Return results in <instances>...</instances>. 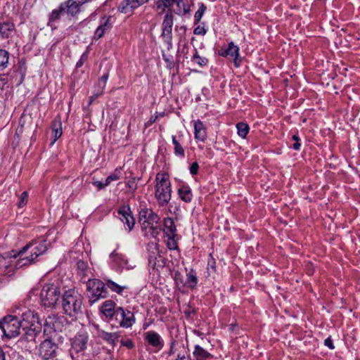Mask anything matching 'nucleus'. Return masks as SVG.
Returning a JSON list of instances; mask_svg holds the SVG:
<instances>
[{
    "instance_id": "a878e982",
    "label": "nucleus",
    "mask_w": 360,
    "mask_h": 360,
    "mask_svg": "<svg viewBox=\"0 0 360 360\" xmlns=\"http://www.w3.org/2000/svg\"><path fill=\"white\" fill-rule=\"evenodd\" d=\"M44 325L54 331L62 330L63 326L60 318L56 315L49 316L45 320Z\"/></svg>"
},
{
    "instance_id": "f257e3e1",
    "label": "nucleus",
    "mask_w": 360,
    "mask_h": 360,
    "mask_svg": "<svg viewBox=\"0 0 360 360\" xmlns=\"http://www.w3.org/2000/svg\"><path fill=\"white\" fill-rule=\"evenodd\" d=\"M46 250V241L42 240L39 242L30 243L18 252L13 250L14 252L13 254H16V257H20V259L15 264V267L18 269L32 264L39 255L44 254Z\"/></svg>"
},
{
    "instance_id": "3c124183",
    "label": "nucleus",
    "mask_w": 360,
    "mask_h": 360,
    "mask_svg": "<svg viewBox=\"0 0 360 360\" xmlns=\"http://www.w3.org/2000/svg\"><path fill=\"white\" fill-rule=\"evenodd\" d=\"M171 241L167 243V247L170 250H175L177 248V244L175 242L174 239H170Z\"/></svg>"
},
{
    "instance_id": "dca6fc26",
    "label": "nucleus",
    "mask_w": 360,
    "mask_h": 360,
    "mask_svg": "<svg viewBox=\"0 0 360 360\" xmlns=\"http://www.w3.org/2000/svg\"><path fill=\"white\" fill-rule=\"evenodd\" d=\"M21 322L22 328H26V327L32 326L34 323H41L39 321V316L37 314L30 309L26 310L19 318Z\"/></svg>"
},
{
    "instance_id": "13d9d810",
    "label": "nucleus",
    "mask_w": 360,
    "mask_h": 360,
    "mask_svg": "<svg viewBox=\"0 0 360 360\" xmlns=\"http://www.w3.org/2000/svg\"><path fill=\"white\" fill-rule=\"evenodd\" d=\"M179 30H180L181 31H183V32H184V33H185V32H186V27H185V26H181V27H179Z\"/></svg>"
},
{
    "instance_id": "a211bd4d",
    "label": "nucleus",
    "mask_w": 360,
    "mask_h": 360,
    "mask_svg": "<svg viewBox=\"0 0 360 360\" xmlns=\"http://www.w3.org/2000/svg\"><path fill=\"white\" fill-rule=\"evenodd\" d=\"M145 340L150 345L158 350L161 349L164 346V342L160 335L153 330H150L145 333Z\"/></svg>"
},
{
    "instance_id": "f3484780",
    "label": "nucleus",
    "mask_w": 360,
    "mask_h": 360,
    "mask_svg": "<svg viewBox=\"0 0 360 360\" xmlns=\"http://www.w3.org/2000/svg\"><path fill=\"white\" fill-rule=\"evenodd\" d=\"M110 259L111 263L121 269H130L131 266L128 264V259L126 258L125 255L123 254L118 252L117 250H114L110 255Z\"/></svg>"
},
{
    "instance_id": "c756f323",
    "label": "nucleus",
    "mask_w": 360,
    "mask_h": 360,
    "mask_svg": "<svg viewBox=\"0 0 360 360\" xmlns=\"http://www.w3.org/2000/svg\"><path fill=\"white\" fill-rule=\"evenodd\" d=\"M172 143L174 144V153L176 156L179 158H184L185 157V151L181 144V136L177 139L176 136H172Z\"/></svg>"
},
{
    "instance_id": "cd10ccee",
    "label": "nucleus",
    "mask_w": 360,
    "mask_h": 360,
    "mask_svg": "<svg viewBox=\"0 0 360 360\" xmlns=\"http://www.w3.org/2000/svg\"><path fill=\"white\" fill-rule=\"evenodd\" d=\"M116 308L115 302L108 300L103 302L101 311L106 317L112 318L115 315Z\"/></svg>"
},
{
    "instance_id": "6e6552de",
    "label": "nucleus",
    "mask_w": 360,
    "mask_h": 360,
    "mask_svg": "<svg viewBox=\"0 0 360 360\" xmlns=\"http://www.w3.org/2000/svg\"><path fill=\"white\" fill-rule=\"evenodd\" d=\"M60 297L58 288L54 284L45 285L41 291L42 304L46 307H54Z\"/></svg>"
},
{
    "instance_id": "052dcab7",
    "label": "nucleus",
    "mask_w": 360,
    "mask_h": 360,
    "mask_svg": "<svg viewBox=\"0 0 360 360\" xmlns=\"http://www.w3.org/2000/svg\"><path fill=\"white\" fill-rule=\"evenodd\" d=\"M174 354L172 346L171 347L169 354Z\"/></svg>"
},
{
    "instance_id": "7c9ffc66",
    "label": "nucleus",
    "mask_w": 360,
    "mask_h": 360,
    "mask_svg": "<svg viewBox=\"0 0 360 360\" xmlns=\"http://www.w3.org/2000/svg\"><path fill=\"white\" fill-rule=\"evenodd\" d=\"M178 193L180 197V198L186 202H190L193 198V194L191 192V189L190 187L187 185H183L181 187H180L178 190Z\"/></svg>"
},
{
    "instance_id": "c85d7f7f",
    "label": "nucleus",
    "mask_w": 360,
    "mask_h": 360,
    "mask_svg": "<svg viewBox=\"0 0 360 360\" xmlns=\"http://www.w3.org/2000/svg\"><path fill=\"white\" fill-rule=\"evenodd\" d=\"M62 122L60 118H55L52 122V138L53 144L62 135Z\"/></svg>"
},
{
    "instance_id": "6e6d98bb",
    "label": "nucleus",
    "mask_w": 360,
    "mask_h": 360,
    "mask_svg": "<svg viewBox=\"0 0 360 360\" xmlns=\"http://www.w3.org/2000/svg\"><path fill=\"white\" fill-rule=\"evenodd\" d=\"M293 149L296 150H299L300 149V143L299 142H296L292 146Z\"/></svg>"
},
{
    "instance_id": "a19ab883",
    "label": "nucleus",
    "mask_w": 360,
    "mask_h": 360,
    "mask_svg": "<svg viewBox=\"0 0 360 360\" xmlns=\"http://www.w3.org/2000/svg\"><path fill=\"white\" fill-rule=\"evenodd\" d=\"M161 259V256L160 255H150L148 256V262H149V264L153 266V268L155 267V266L158 264V262H160V259Z\"/></svg>"
},
{
    "instance_id": "09e8293b",
    "label": "nucleus",
    "mask_w": 360,
    "mask_h": 360,
    "mask_svg": "<svg viewBox=\"0 0 360 360\" xmlns=\"http://www.w3.org/2000/svg\"><path fill=\"white\" fill-rule=\"evenodd\" d=\"M190 172L192 175H195L198 173V169H199V165L198 164L195 162H193L191 166H190Z\"/></svg>"
},
{
    "instance_id": "79ce46f5",
    "label": "nucleus",
    "mask_w": 360,
    "mask_h": 360,
    "mask_svg": "<svg viewBox=\"0 0 360 360\" xmlns=\"http://www.w3.org/2000/svg\"><path fill=\"white\" fill-rule=\"evenodd\" d=\"M88 56H89V51H86L84 53H82L79 60L77 61V63L76 64V67L77 68H81L83 65L84 63L87 60Z\"/></svg>"
},
{
    "instance_id": "393cba45",
    "label": "nucleus",
    "mask_w": 360,
    "mask_h": 360,
    "mask_svg": "<svg viewBox=\"0 0 360 360\" xmlns=\"http://www.w3.org/2000/svg\"><path fill=\"white\" fill-rule=\"evenodd\" d=\"M13 250L0 255V269H7L13 265V259L16 258V254H13Z\"/></svg>"
},
{
    "instance_id": "20e7f679",
    "label": "nucleus",
    "mask_w": 360,
    "mask_h": 360,
    "mask_svg": "<svg viewBox=\"0 0 360 360\" xmlns=\"http://www.w3.org/2000/svg\"><path fill=\"white\" fill-rule=\"evenodd\" d=\"M155 197L160 206L167 205L172 197L171 183L166 173H158L155 176Z\"/></svg>"
},
{
    "instance_id": "603ef678",
    "label": "nucleus",
    "mask_w": 360,
    "mask_h": 360,
    "mask_svg": "<svg viewBox=\"0 0 360 360\" xmlns=\"http://www.w3.org/2000/svg\"><path fill=\"white\" fill-rule=\"evenodd\" d=\"M94 185L95 186H96L99 190H101V189L105 188V186H107V185H104V182L100 181H94Z\"/></svg>"
},
{
    "instance_id": "49530a36",
    "label": "nucleus",
    "mask_w": 360,
    "mask_h": 360,
    "mask_svg": "<svg viewBox=\"0 0 360 360\" xmlns=\"http://www.w3.org/2000/svg\"><path fill=\"white\" fill-rule=\"evenodd\" d=\"M121 345L124 347H126L128 349H132L134 347V342L129 339L125 340H122Z\"/></svg>"
},
{
    "instance_id": "ea45409f",
    "label": "nucleus",
    "mask_w": 360,
    "mask_h": 360,
    "mask_svg": "<svg viewBox=\"0 0 360 360\" xmlns=\"http://www.w3.org/2000/svg\"><path fill=\"white\" fill-rule=\"evenodd\" d=\"M28 200V193L26 191H24L21 193L20 196L19 197V201H18V207H22L24 205H25Z\"/></svg>"
},
{
    "instance_id": "f8f14e48",
    "label": "nucleus",
    "mask_w": 360,
    "mask_h": 360,
    "mask_svg": "<svg viewBox=\"0 0 360 360\" xmlns=\"http://www.w3.org/2000/svg\"><path fill=\"white\" fill-rule=\"evenodd\" d=\"M57 349L58 346L51 340L46 339L40 344L38 354L43 359L49 360L56 356Z\"/></svg>"
},
{
    "instance_id": "37998d69",
    "label": "nucleus",
    "mask_w": 360,
    "mask_h": 360,
    "mask_svg": "<svg viewBox=\"0 0 360 360\" xmlns=\"http://www.w3.org/2000/svg\"><path fill=\"white\" fill-rule=\"evenodd\" d=\"M119 178L120 177L117 174H112L105 179L104 185L108 186L112 181H117V179H119Z\"/></svg>"
},
{
    "instance_id": "4468645a",
    "label": "nucleus",
    "mask_w": 360,
    "mask_h": 360,
    "mask_svg": "<svg viewBox=\"0 0 360 360\" xmlns=\"http://www.w3.org/2000/svg\"><path fill=\"white\" fill-rule=\"evenodd\" d=\"M219 55L222 57H229L231 58L236 67H239L240 62L238 58L239 57V47L234 44L233 41L229 43L227 48H221L219 51Z\"/></svg>"
},
{
    "instance_id": "423d86ee",
    "label": "nucleus",
    "mask_w": 360,
    "mask_h": 360,
    "mask_svg": "<svg viewBox=\"0 0 360 360\" xmlns=\"http://www.w3.org/2000/svg\"><path fill=\"white\" fill-rule=\"evenodd\" d=\"M0 329L8 338H15L22 329L20 319L16 316H6L0 321Z\"/></svg>"
},
{
    "instance_id": "bb28decb",
    "label": "nucleus",
    "mask_w": 360,
    "mask_h": 360,
    "mask_svg": "<svg viewBox=\"0 0 360 360\" xmlns=\"http://www.w3.org/2000/svg\"><path fill=\"white\" fill-rule=\"evenodd\" d=\"M97 336L112 346L116 345L120 337L117 333H108L103 330H98Z\"/></svg>"
},
{
    "instance_id": "473e14b6",
    "label": "nucleus",
    "mask_w": 360,
    "mask_h": 360,
    "mask_svg": "<svg viewBox=\"0 0 360 360\" xmlns=\"http://www.w3.org/2000/svg\"><path fill=\"white\" fill-rule=\"evenodd\" d=\"M104 280L105 282L104 283L105 284L107 288L110 289L112 292H115L119 295H122L124 290L128 289L127 285H119L110 279L105 278Z\"/></svg>"
},
{
    "instance_id": "4c0bfd02",
    "label": "nucleus",
    "mask_w": 360,
    "mask_h": 360,
    "mask_svg": "<svg viewBox=\"0 0 360 360\" xmlns=\"http://www.w3.org/2000/svg\"><path fill=\"white\" fill-rule=\"evenodd\" d=\"M206 6L204 5V4L201 3L200 4L199 8L195 12L194 15V20L195 23H198L200 21L203 14L205 13L206 11Z\"/></svg>"
},
{
    "instance_id": "5fc2aeb1",
    "label": "nucleus",
    "mask_w": 360,
    "mask_h": 360,
    "mask_svg": "<svg viewBox=\"0 0 360 360\" xmlns=\"http://www.w3.org/2000/svg\"><path fill=\"white\" fill-rule=\"evenodd\" d=\"M0 360H6V354L1 348H0Z\"/></svg>"
},
{
    "instance_id": "c9c22d12",
    "label": "nucleus",
    "mask_w": 360,
    "mask_h": 360,
    "mask_svg": "<svg viewBox=\"0 0 360 360\" xmlns=\"http://www.w3.org/2000/svg\"><path fill=\"white\" fill-rule=\"evenodd\" d=\"M238 134L243 139H245L249 132V126L244 122H239L236 124Z\"/></svg>"
},
{
    "instance_id": "9d476101",
    "label": "nucleus",
    "mask_w": 360,
    "mask_h": 360,
    "mask_svg": "<svg viewBox=\"0 0 360 360\" xmlns=\"http://www.w3.org/2000/svg\"><path fill=\"white\" fill-rule=\"evenodd\" d=\"M114 316L119 326L124 328L131 327L136 321L134 314L131 311L122 307L116 308L115 315Z\"/></svg>"
},
{
    "instance_id": "f704fd0d",
    "label": "nucleus",
    "mask_w": 360,
    "mask_h": 360,
    "mask_svg": "<svg viewBox=\"0 0 360 360\" xmlns=\"http://www.w3.org/2000/svg\"><path fill=\"white\" fill-rule=\"evenodd\" d=\"M191 61L201 67L205 66L208 63V59L205 57L200 56L196 49H195V53L191 58Z\"/></svg>"
},
{
    "instance_id": "4d7b16f0",
    "label": "nucleus",
    "mask_w": 360,
    "mask_h": 360,
    "mask_svg": "<svg viewBox=\"0 0 360 360\" xmlns=\"http://www.w3.org/2000/svg\"><path fill=\"white\" fill-rule=\"evenodd\" d=\"M292 139L295 140L296 142H299V140H300L297 135H293Z\"/></svg>"
},
{
    "instance_id": "0eeeda50",
    "label": "nucleus",
    "mask_w": 360,
    "mask_h": 360,
    "mask_svg": "<svg viewBox=\"0 0 360 360\" xmlns=\"http://www.w3.org/2000/svg\"><path fill=\"white\" fill-rule=\"evenodd\" d=\"M71 347L70 349L72 358H78L83 355L87 348L89 335L86 331L79 330L70 340Z\"/></svg>"
},
{
    "instance_id": "aec40b11",
    "label": "nucleus",
    "mask_w": 360,
    "mask_h": 360,
    "mask_svg": "<svg viewBox=\"0 0 360 360\" xmlns=\"http://www.w3.org/2000/svg\"><path fill=\"white\" fill-rule=\"evenodd\" d=\"M25 332L24 337L27 341H32L35 340V338L41 331V324L34 323L32 326L26 327V328H22Z\"/></svg>"
},
{
    "instance_id": "39448f33",
    "label": "nucleus",
    "mask_w": 360,
    "mask_h": 360,
    "mask_svg": "<svg viewBox=\"0 0 360 360\" xmlns=\"http://www.w3.org/2000/svg\"><path fill=\"white\" fill-rule=\"evenodd\" d=\"M86 295L89 302L95 303L100 299L107 297L108 291L105 284L101 280L93 278L86 282Z\"/></svg>"
},
{
    "instance_id": "9b49d317",
    "label": "nucleus",
    "mask_w": 360,
    "mask_h": 360,
    "mask_svg": "<svg viewBox=\"0 0 360 360\" xmlns=\"http://www.w3.org/2000/svg\"><path fill=\"white\" fill-rule=\"evenodd\" d=\"M174 23V16L172 11L169 10L165 15L162 23L161 37L162 40L168 45V48L172 46V27Z\"/></svg>"
},
{
    "instance_id": "6ab92c4d",
    "label": "nucleus",
    "mask_w": 360,
    "mask_h": 360,
    "mask_svg": "<svg viewBox=\"0 0 360 360\" xmlns=\"http://www.w3.org/2000/svg\"><path fill=\"white\" fill-rule=\"evenodd\" d=\"M15 32V25L11 21H0V37L7 39L13 35Z\"/></svg>"
},
{
    "instance_id": "2f4dec72",
    "label": "nucleus",
    "mask_w": 360,
    "mask_h": 360,
    "mask_svg": "<svg viewBox=\"0 0 360 360\" xmlns=\"http://www.w3.org/2000/svg\"><path fill=\"white\" fill-rule=\"evenodd\" d=\"M182 0H158L156 2L157 8L164 12L166 8H169L172 4H175L177 7H179Z\"/></svg>"
},
{
    "instance_id": "c03bdc74",
    "label": "nucleus",
    "mask_w": 360,
    "mask_h": 360,
    "mask_svg": "<svg viewBox=\"0 0 360 360\" xmlns=\"http://www.w3.org/2000/svg\"><path fill=\"white\" fill-rule=\"evenodd\" d=\"M193 33L196 35H205L207 33V30L204 26L198 25L194 29Z\"/></svg>"
},
{
    "instance_id": "7ed1b4c3",
    "label": "nucleus",
    "mask_w": 360,
    "mask_h": 360,
    "mask_svg": "<svg viewBox=\"0 0 360 360\" xmlns=\"http://www.w3.org/2000/svg\"><path fill=\"white\" fill-rule=\"evenodd\" d=\"M82 295L75 289H68L63 294L61 306L65 315L77 319L78 315L82 314Z\"/></svg>"
},
{
    "instance_id": "f03ea898",
    "label": "nucleus",
    "mask_w": 360,
    "mask_h": 360,
    "mask_svg": "<svg viewBox=\"0 0 360 360\" xmlns=\"http://www.w3.org/2000/svg\"><path fill=\"white\" fill-rule=\"evenodd\" d=\"M91 0H67L60 3L57 8L52 10L49 15L48 25L52 27L61 16L66 14L68 18H73L81 12L82 6Z\"/></svg>"
},
{
    "instance_id": "412c9836",
    "label": "nucleus",
    "mask_w": 360,
    "mask_h": 360,
    "mask_svg": "<svg viewBox=\"0 0 360 360\" xmlns=\"http://www.w3.org/2000/svg\"><path fill=\"white\" fill-rule=\"evenodd\" d=\"M110 18L108 19H103L101 22L100 25L97 27L94 32V38L96 40L102 38L105 34L109 32L112 28V24L110 22Z\"/></svg>"
},
{
    "instance_id": "5701e85b",
    "label": "nucleus",
    "mask_w": 360,
    "mask_h": 360,
    "mask_svg": "<svg viewBox=\"0 0 360 360\" xmlns=\"http://www.w3.org/2000/svg\"><path fill=\"white\" fill-rule=\"evenodd\" d=\"M193 356L195 360H212L213 359L212 354L198 345H195Z\"/></svg>"
},
{
    "instance_id": "de8ad7c7",
    "label": "nucleus",
    "mask_w": 360,
    "mask_h": 360,
    "mask_svg": "<svg viewBox=\"0 0 360 360\" xmlns=\"http://www.w3.org/2000/svg\"><path fill=\"white\" fill-rule=\"evenodd\" d=\"M186 354L187 352L184 349V351H180L174 360H190L189 357H186Z\"/></svg>"
},
{
    "instance_id": "bf43d9fd",
    "label": "nucleus",
    "mask_w": 360,
    "mask_h": 360,
    "mask_svg": "<svg viewBox=\"0 0 360 360\" xmlns=\"http://www.w3.org/2000/svg\"><path fill=\"white\" fill-rule=\"evenodd\" d=\"M98 94H96V95H95L94 96H91V97L90 98V101H91V102H92V101H94V99H95V98H96V97H98Z\"/></svg>"
},
{
    "instance_id": "864d4df0",
    "label": "nucleus",
    "mask_w": 360,
    "mask_h": 360,
    "mask_svg": "<svg viewBox=\"0 0 360 360\" xmlns=\"http://www.w3.org/2000/svg\"><path fill=\"white\" fill-rule=\"evenodd\" d=\"M158 115L152 116L149 120L146 122L147 126H150L152 124H153L156 120L158 119Z\"/></svg>"
},
{
    "instance_id": "ddd939ff",
    "label": "nucleus",
    "mask_w": 360,
    "mask_h": 360,
    "mask_svg": "<svg viewBox=\"0 0 360 360\" xmlns=\"http://www.w3.org/2000/svg\"><path fill=\"white\" fill-rule=\"evenodd\" d=\"M117 217L124 224L126 230L129 232L132 230L135 224V220L129 207H120L117 211Z\"/></svg>"
},
{
    "instance_id": "e433bc0d",
    "label": "nucleus",
    "mask_w": 360,
    "mask_h": 360,
    "mask_svg": "<svg viewBox=\"0 0 360 360\" xmlns=\"http://www.w3.org/2000/svg\"><path fill=\"white\" fill-rule=\"evenodd\" d=\"M186 283L188 286L191 288H194L198 283V278L195 273L193 270H191L186 274Z\"/></svg>"
},
{
    "instance_id": "1a4fd4ad",
    "label": "nucleus",
    "mask_w": 360,
    "mask_h": 360,
    "mask_svg": "<svg viewBox=\"0 0 360 360\" xmlns=\"http://www.w3.org/2000/svg\"><path fill=\"white\" fill-rule=\"evenodd\" d=\"M160 218L150 209H141L139 212V221L142 229H155Z\"/></svg>"
},
{
    "instance_id": "a18cd8bd",
    "label": "nucleus",
    "mask_w": 360,
    "mask_h": 360,
    "mask_svg": "<svg viewBox=\"0 0 360 360\" xmlns=\"http://www.w3.org/2000/svg\"><path fill=\"white\" fill-rule=\"evenodd\" d=\"M108 79V74H104L99 79L98 81V85L102 88L104 89L107 82V80Z\"/></svg>"
},
{
    "instance_id": "72a5a7b5",
    "label": "nucleus",
    "mask_w": 360,
    "mask_h": 360,
    "mask_svg": "<svg viewBox=\"0 0 360 360\" xmlns=\"http://www.w3.org/2000/svg\"><path fill=\"white\" fill-rule=\"evenodd\" d=\"M9 58V52L5 49H0V71H3L8 68Z\"/></svg>"
},
{
    "instance_id": "2eb2a0df",
    "label": "nucleus",
    "mask_w": 360,
    "mask_h": 360,
    "mask_svg": "<svg viewBox=\"0 0 360 360\" xmlns=\"http://www.w3.org/2000/svg\"><path fill=\"white\" fill-rule=\"evenodd\" d=\"M148 0H123L118 6V11L122 13L129 14L133 11L146 3Z\"/></svg>"
},
{
    "instance_id": "b1692460",
    "label": "nucleus",
    "mask_w": 360,
    "mask_h": 360,
    "mask_svg": "<svg viewBox=\"0 0 360 360\" xmlns=\"http://www.w3.org/2000/svg\"><path fill=\"white\" fill-rule=\"evenodd\" d=\"M164 232L169 239H174L176 228L172 218L167 217L164 219Z\"/></svg>"
},
{
    "instance_id": "680f3d73",
    "label": "nucleus",
    "mask_w": 360,
    "mask_h": 360,
    "mask_svg": "<svg viewBox=\"0 0 360 360\" xmlns=\"http://www.w3.org/2000/svg\"><path fill=\"white\" fill-rule=\"evenodd\" d=\"M211 267H212V269H214V264H212Z\"/></svg>"
},
{
    "instance_id": "4be33fe9",
    "label": "nucleus",
    "mask_w": 360,
    "mask_h": 360,
    "mask_svg": "<svg viewBox=\"0 0 360 360\" xmlns=\"http://www.w3.org/2000/svg\"><path fill=\"white\" fill-rule=\"evenodd\" d=\"M194 136L199 141H204L207 138L206 128L200 120L194 122Z\"/></svg>"
},
{
    "instance_id": "58836bf2",
    "label": "nucleus",
    "mask_w": 360,
    "mask_h": 360,
    "mask_svg": "<svg viewBox=\"0 0 360 360\" xmlns=\"http://www.w3.org/2000/svg\"><path fill=\"white\" fill-rule=\"evenodd\" d=\"M189 6L186 5L183 1L179 7H177L176 10H175V13L178 15H185L189 11Z\"/></svg>"
},
{
    "instance_id": "8fccbe9b",
    "label": "nucleus",
    "mask_w": 360,
    "mask_h": 360,
    "mask_svg": "<svg viewBox=\"0 0 360 360\" xmlns=\"http://www.w3.org/2000/svg\"><path fill=\"white\" fill-rule=\"evenodd\" d=\"M324 345L330 349H333L335 348L333 340L330 337L324 340Z\"/></svg>"
},
{
    "instance_id": "e2e57ef3",
    "label": "nucleus",
    "mask_w": 360,
    "mask_h": 360,
    "mask_svg": "<svg viewBox=\"0 0 360 360\" xmlns=\"http://www.w3.org/2000/svg\"><path fill=\"white\" fill-rule=\"evenodd\" d=\"M211 267H212V269H214V264H212Z\"/></svg>"
}]
</instances>
